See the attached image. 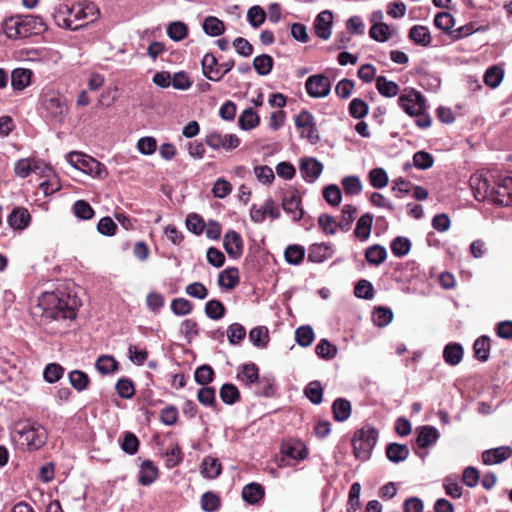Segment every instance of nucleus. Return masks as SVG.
Returning <instances> with one entry per match:
<instances>
[{
  "instance_id": "27",
  "label": "nucleus",
  "mask_w": 512,
  "mask_h": 512,
  "mask_svg": "<svg viewBox=\"0 0 512 512\" xmlns=\"http://www.w3.org/2000/svg\"><path fill=\"white\" fill-rule=\"evenodd\" d=\"M239 283V271L237 268H227L219 273L218 284L227 290H232Z\"/></svg>"
},
{
  "instance_id": "28",
  "label": "nucleus",
  "mask_w": 512,
  "mask_h": 512,
  "mask_svg": "<svg viewBox=\"0 0 512 512\" xmlns=\"http://www.w3.org/2000/svg\"><path fill=\"white\" fill-rule=\"evenodd\" d=\"M158 477V469L149 460L141 464L139 472V483L143 486L152 484Z\"/></svg>"
},
{
  "instance_id": "17",
  "label": "nucleus",
  "mask_w": 512,
  "mask_h": 512,
  "mask_svg": "<svg viewBox=\"0 0 512 512\" xmlns=\"http://www.w3.org/2000/svg\"><path fill=\"white\" fill-rule=\"evenodd\" d=\"M333 22V14L329 10L320 12L314 21V30L316 35L327 40L331 36V26Z\"/></svg>"
},
{
  "instance_id": "33",
  "label": "nucleus",
  "mask_w": 512,
  "mask_h": 512,
  "mask_svg": "<svg viewBox=\"0 0 512 512\" xmlns=\"http://www.w3.org/2000/svg\"><path fill=\"white\" fill-rule=\"evenodd\" d=\"M365 258L369 264L378 266L386 260L387 251L381 245H372L366 249Z\"/></svg>"
},
{
  "instance_id": "45",
  "label": "nucleus",
  "mask_w": 512,
  "mask_h": 512,
  "mask_svg": "<svg viewBox=\"0 0 512 512\" xmlns=\"http://www.w3.org/2000/svg\"><path fill=\"white\" fill-rule=\"evenodd\" d=\"M167 34L172 40L181 41L187 36L188 27L181 21H175L168 25Z\"/></svg>"
},
{
  "instance_id": "54",
  "label": "nucleus",
  "mask_w": 512,
  "mask_h": 512,
  "mask_svg": "<svg viewBox=\"0 0 512 512\" xmlns=\"http://www.w3.org/2000/svg\"><path fill=\"white\" fill-rule=\"evenodd\" d=\"M69 381L74 389L77 391H83L88 386L89 377L86 373L80 370H74L69 373Z\"/></svg>"
},
{
  "instance_id": "51",
  "label": "nucleus",
  "mask_w": 512,
  "mask_h": 512,
  "mask_svg": "<svg viewBox=\"0 0 512 512\" xmlns=\"http://www.w3.org/2000/svg\"><path fill=\"white\" fill-rule=\"evenodd\" d=\"M202 473L207 478H216L221 473V464L218 459L207 457L203 461Z\"/></svg>"
},
{
  "instance_id": "31",
  "label": "nucleus",
  "mask_w": 512,
  "mask_h": 512,
  "mask_svg": "<svg viewBox=\"0 0 512 512\" xmlns=\"http://www.w3.org/2000/svg\"><path fill=\"white\" fill-rule=\"evenodd\" d=\"M202 28L204 32L211 37L220 36L225 31V25L223 21L214 16L206 17L203 21Z\"/></svg>"
},
{
  "instance_id": "42",
  "label": "nucleus",
  "mask_w": 512,
  "mask_h": 512,
  "mask_svg": "<svg viewBox=\"0 0 512 512\" xmlns=\"http://www.w3.org/2000/svg\"><path fill=\"white\" fill-rule=\"evenodd\" d=\"M74 215L81 220H89L94 217V210L85 200H78L73 204Z\"/></svg>"
},
{
  "instance_id": "25",
  "label": "nucleus",
  "mask_w": 512,
  "mask_h": 512,
  "mask_svg": "<svg viewBox=\"0 0 512 512\" xmlns=\"http://www.w3.org/2000/svg\"><path fill=\"white\" fill-rule=\"evenodd\" d=\"M439 438V432L433 426H423L416 439L417 445L420 448H427L434 444Z\"/></svg>"
},
{
  "instance_id": "36",
  "label": "nucleus",
  "mask_w": 512,
  "mask_h": 512,
  "mask_svg": "<svg viewBox=\"0 0 512 512\" xmlns=\"http://www.w3.org/2000/svg\"><path fill=\"white\" fill-rule=\"evenodd\" d=\"M334 419L342 422L347 420L351 415V404L348 400L338 398L332 405Z\"/></svg>"
},
{
  "instance_id": "52",
  "label": "nucleus",
  "mask_w": 512,
  "mask_h": 512,
  "mask_svg": "<svg viewBox=\"0 0 512 512\" xmlns=\"http://www.w3.org/2000/svg\"><path fill=\"white\" fill-rule=\"evenodd\" d=\"M411 243L406 237H396L391 243V251L396 257H403L410 251Z\"/></svg>"
},
{
  "instance_id": "30",
  "label": "nucleus",
  "mask_w": 512,
  "mask_h": 512,
  "mask_svg": "<svg viewBox=\"0 0 512 512\" xmlns=\"http://www.w3.org/2000/svg\"><path fill=\"white\" fill-rule=\"evenodd\" d=\"M463 348L458 343H450L446 345L443 351L445 362L451 366L459 364L463 358Z\"/></svg>"
},
{
  "instance_id": "43",
  "label": "nucleus",
  "mask_w": 512,
  "mask_h": 512,
  "mask_svg": "<svg viewBox=\"0 0 512 512\" xmlns=\"http://www.w3.org/2000/svg\"><path fill=\"white\" fill-rule=\"evenodd\" d=\"M337 347L330 343L327 339H321L315 347L316 354L326 360L333 359L337 354Z\"/></svg>"
},
{
  "instance_id": "24",
  "label": "nucleus",
  "mask_w": 512,
  "mask_h": 512,
  "mask_svg": "<svg viewBox=\"0 0 512 512\" xmlns=\"http://www.w3.org/2000/svg\"><path fill=\"white\" fill-rule=\"evenodd\" d=\"M410 454V450L405 444L391 443L386 447V456L393 463L405 461Z\"/></svg>"
},
{
  "instance_id": "62",
  "label": "nucleus",
  "mask_w": 512,
  "mask_h": 512,
  "mask_svg": "<svg viewBox=\"0 0 512 512\" xmlns=\"http://www.w3.org/2000/svg\"><path fill=\"white\" fill-rule=\"evenodd\" d=\"M247 19L251 26L257 28L264 23L266 13L260 6H252L247 12Z\"/></svg>"
},
{
  "instance_id": "21",
  "label": "nucleus",
  "mask_w": 512,
  "mask_h": 512,
  "mask_svg": "<svg viewBox=\"0 0 512 512\" xmlns=\"http://www.w3.org/2000/svg\"><path fill=\"white\" fill-rule=\"evenodd\" d=\"M334 253L333 246L326 243L313 244L309 248L308 260L314 263H320L332 257Z\"/></svg>"
},
{
  "instance_id": "8",
  "label": "nucleus",
  "mask_w": 512,
  "mask_h": 512,
  "mask_svg": "<svg viewBox=\"0 0 512 512\" xmlns=\"http://www.w3.org/2000/svg\"><path fill=\"white\" fill-rule=\"evenodd\" d=\"M67 161L75 168L86 174L101 177L105 172L104 166L96 159L78 152H70Z\"/></svg>"
},
{
  "instance_id": "23",
  "label": "nucleus",
  "mask_w": 512,
  "mask_h": 512,
  "mask_svg": "<svg viewBox=\"0 0 512 512\" xmlns=\"http://www.w3.org/2000/svg\"><path fill=\"white\" fill-rule=\"evenodd\" d=\"M264 495V488L258 483L247 484L242 489V498L250 505L259 503L264 498Z\"/></svg>"
},
{
  "instance_id": "48",
  "label": "nucleus",
  "mask_w": 512,
  "mask_h": 512,
  "mask_svg": "<svg viewBox=\"0 0 512 512\" xmlns=\"http://www.w3.org/2000/svg\"><path fill=\"white\" fill-rule=\"evenodd\" d=\"M296 342L302 347H308L314 340V331L311 326H301L295 331Z\"/></svg>"
},
{
  "instance_id": "34",
  "label": "nucleus",
  "mask_w": 512,
  "mask_h": 512,
  "mask_svg": "<svg viewBox=\"0 0 512 512\" xmlns=\"http://www.w3.org/2000/svg\"><path fill=\"white\" fill-rule=\"evenodd\" d=\"M260 118L252 109H245L239 116L238 125L242 130H251L259 125Z\"/></svg>"
},
{
  "instance_id": "35",
  "label": "nucleus",
  "mask_w": 512,
  "mask_h": 512,
  "mask_svg": "<svg viewBox=\"0 0 512 512\" xmlns=\"http://www.w3.org/2000/svg\"><path fill=\"white\" fill-rule=\"evenodd\" d=\"M409 38L418 45L428 46L431 43L429 29L422 25H415L409 31Z\"/></svg>"
},
{
  "instance_id": "44",
  "label": "nucleus",
  "mask_w": 512,
  "mask_h": 512,
  "mask_svg": "<svg viewBox=\"0 0 512 512\" xmlns=\"http://www.w3.org/2000/svg\"><path fill=\"white\" fill-rule=\"evenodd\" d=\"M357 212L356 207L352 205H344L341 212V217L338 222L339 228L342 231H348L351 227V224L353 223L355 219V214Z\"/></svg>"
},
{
  "instance_id": "1",
  "label": "nucleus",
  "mask_w": 512,
  "mask_h": 512,
  "mask_svg": "<svg viewBox=\"0 0 512 512\" xmlns=\"http://www.w3.org/2000/svg\"><path fill=\"white\" fill-rule=\"evenodd\" d=\"M32 314L39 325L48 328L53 322L72 320L76 317L74 303L69 296L55 292H44Z\"/></svg>"
},
{
  "instance_id": "3",
  "label": "nucleus",
  "mask_w": 512,
  "mask_h": 512,
  "mask_svg": "<svg viewBox=\"0 0 512 512\" xmlns=\"http://www.w3.org/2000/svg\"><path fill=\"white\" fill-rule=\"evenodd\" d=\"M399 107L410 117L416 118L415 123L421 129L431 126L432 119L427 113V99L415 88H404L398 97Z\"/></svg>"
},
{
  "instance_id": "47",
  "label": "nucleus",
  "mask_w": 512,
  "mask_h": 512,
  "mask_svg": "<svg viewBox=\"0 0 512 512\" xmlns=\"http://www.w3.org/2000/svg\"><path fill=\"white\" fill-rule=\"evenodd\" d=\"M95 366H96V369L101 374L105 375V374H109L111 372L116 371L118 368V363L114 359V357L109 356V355H102L97 359Z\"/></svg>"
},
{
  "instance_id": "59",
  "label": "nucleus",
  "mask_w": 512,
  "mask_h": 512,
  "mask_svg": "<svg viewBox=\"0 0 512 512\" xmlns=\"http://www.w3.org/2000/svg\"><path fill=\"white\" fill-rule=\"evenodd\" d=\"M116 391L121 398L130 399L134 396L135 388L130 379L122 378L116 383Z\"/></svg>"
},
{
  "instance_id": "56",
  "label": "nucleus",
  "mask_w": 512,
  "mask_h": 512,
  "mask_svg": "<svg viewBox=\"0 0 512 512\" xmlns=\"http://www.w3.org/2000/svg\"><path fill=\"white\" fill-rule=\"evenodd\" d=\"M369 107L365 101L355 98L350 102L349 113L353 118L361 119L368 114Z\"/></svg>"
},
{
  "instance_id": "12",
  "label": "nucleus",
  "mask_w": 512,
  "mask_h": 512,
  "mask_svg": "<svg viewBox=\"0 0 512 512\" xmlns=\"http://www.w3.org/2000/svg\"><path fill=\"white\" fill-rule=\"evenodd\" d=\"M490 201L503 206H512V177L502 178L496 187H493Z\"/></svg>"
},
{
  "instance_id": "6",
  "label": "nucleus",
  "mask_w": 512,
  "mask_h": 512,
  "mask_svg": "<svg viewBox=\"0 0 512 512\" xmlns=\"http://www.w3.org/2000/svg\"><path fill=\"white\" fill-rule=\"evenodd\" d=\"M38 23L43 26L41 19L34 16L12 17L5 21L4 32L10 39L26 38L34 33Z\"/></svg>"
},
{
  "instance_id": "37",
  "label": "nucleus",
  "mask_w": 512,
  "mask_h": 512,
  "mask_svg": "<svg viewBox=\"0 0 512 512\" xmlns=\"http://www.w3.org/2000/svg\"><path fill=\"white\" fill-rule=\"evenodd\" d=\"M273 58L267 54H262L254 58L253 67L255 71L261 75H268L273 68Z\"/></svg>"
},
{
  "instance_id": "16",
  "label": "nucleus",
  "mask_w": 512,
  "mask_h": 512,
  "mask_svg": "<svg viewBox=\"0 0 512 512\" xmlns=\"http://www.w3.org/2000/svg\"><path fill=\"white\" fill-rule=\"evenodd\" d=\"M281 452L285 456L294 460H304L308 455L305 444L297 439H289L282 443Z\"/></svg>"
},
{
  "instance_id": "55",
  "label": "nucleus",
  "mask_w": 512,
  "mask_h": 512,
  "mask_svg": "<svg viewBox=\"0 0 512 512\" xmlns=\"http://www.w3.org/2000/svg\"><path fill=\"white\" fill-rule=\"evenodd\" d=\"M503 79V70L497 66L490 67L485 75L484 82L491 88H496Z\"/></svg>"
},
{
  "instance_id": "2",
  "label": "nucleus",
  "mask_w": 512,
  "mask_h": 512,
  "mask_svg": "<svg viewBox=\"0 0 512 512\" xmlns=\"http://www.w3.org/2000/svg\"><path fill=\"white\" fill-rule=\"evenodd\" d=\"M98 10L91 2H79L71 7L60 5L54 12L57 26L70 30H78L97 19Z\"/></svg>"
},
{
  "instance_id": "64",
  "label": "nucleus",
  "mask_w": 512,
  "mask_h": 512,
  "mask_svg": "<svg viewBox=\"0 0 512 512\" xmlns=\"http://www.w3.org/2000/svg\"><path fill=\"white\" fill-rule=\"evenodd\" d=\"M220 506V499L219 497L212 493V492H206L201 497V508L205 512H214L216 511Z\"/></svg>"
},
{
  "instance_id": "63",
  "label": "nucleus",
  "mask_w": 512,
  "mask_h": 512,
  "mask_svg": "<svg viewBox=\"0 0 512 512\" xmlns=\"http://www.w3.org/2000/svg\"><path fill=\"white\" fill-rule=\"evenodd\" d=\"M246 330L239 323H233L229 326L227 330V336L230 344L237 345L239 344L245 337Z\"/></svg>"
},
{
  "instance_id": "38",
  "label": "nucleus",
  "mask_w": 512,
  "mask_h": 512,
  "mask_svg": "<svg viewBox=\"0 0 512 512\" xmlns=\"http://www.w3.org/2000/svg\"><path fill=\"white\" fill-rule=\"evenodd\" d=\"M237 378L247 385L257 382L259 379L258 367L254 363L243 365L242 371L237 375Z\"/></svg>"
},
{
  "instance_id": "40",
  "label": "nucleus",
  "mask_w": 512,
  "mask_h": 512,
  "mask_svg": "<svg viewBox=\"0 0 512 512\" xmlns=\"http://www.w3.org/2000/svg\"><path fill=\"white\" fill-rule=\"evenodd\" d=\"M226 308L219 300H209L205 305V314L213 320H219L224 317Z\"/></svg>"
},
{
  "instance_id": "19",
  "label": "nucleus",
  "mask_w": 512,
  "mask_h": 512,
  "mask_svg": "<svg viewBox=\"0 0 512 512\" xmlns=\"http://www.w3.org/2000/svg\"><path fill=\"white\" fill-rule=\"evenodd\" d=\"M201 64L203 74L207 79L216 82L221 80V75L219 74V70L221 69V67L220 64L218 63L217 58L213 54H205L201 61Z\"/></svg>"
},
{
  "instance_id": "60",
  "label": "nucleus",
  "mask_w": 512,
  "mask_h": 512,
  "mask_svg": "<svg viewBox=\"0 0 512 512\" xmlns=\"http://www.w3.org/2000/svg\"><path fill=\"white\" fill-rule=\"evenodd\" d=\"M64 369L56 363L48 364L43 372L44 379L49 383H55L62 378Z\"/></svg>"
},
{
  "instance_id": "58",
  "label": "nucleus",
  "mask_w": 512,
  "mask_h": 512,
  "mask_svg": "<svg viewBox=\"0 0 512 512\" xmlns=\"http://www.w3.org/2000/svg\"><path fill=\"white\" fill-rule=\"evenodd\" d=\"M192 308L191 302L186 298H175L171 302V310L177 316L188 315Z\"/></svg>"
},
{
  "instance_id": "15",
  "label": "nucleus",
  "mask_w": 512,
  "mask_h": 512,
  "mask_svg": "<svg viewBox=\"0 0 512 512\" xmlns=\"http://www.w3.org/2000/svg\"><path fill=\"white\" fill-rule=\"evenodd\" d=\"M224 249L234 259L239 258L243 253V241L240 234L234 230L228 231L223 238Z\"/></svg>"
},
{
  "instance_id": "18",
  "label": "nucleus",
  "mask_w": 512,
  "mask_h": 512,
  "mask_svg": "<svg viewBox=\"0 0 512 512\" xmlns=\"http://www.w3.org/2000/svg\"><path fill=\"white\" fill-rule=\"evenodd\" d=\"M42 166L47 168L41 161L35 158H22L15 163L14 173L17 177L26 178L32 172L42 169Z\"/></svg>"
},
{
  "instance_id": "39",
  "label": "nucleus",
  "mask_w": 512,
  "mask_h": 512,
  "mask_svg": "<svg viewBox=\"0 0 512 512\" xmlns=\"http://www.w3.org/2000/svg\"><path fill=\"white\" fill-rule=\"evenodd\" d=\"M249 339L257 347H266L269 341L268 329L264 326L253 328L249 332Z\"/></svg>"
},
{
  "instance_id": "10",
  "label": "nucleus",
  "mask_w": 512,
  "mask_h": 512,
  "mask_svg": "<svg viewBox=\"0 0 512 512\" xmlns=\"http://www.w3.org/2000/svg\"><path fill=\"white\" fill-rule=\"evenodd\" d=\"M206 144L214 149L220 148L231 151L240 145V139L235 134H222L218 131L210 132L205 138Z\"/></svg>"
},
{
  "instance_id": "46",
  "label": "nucleus",
  "mask_w": 512,
  "mask_h": 512,
  "mask_svg": "<svg viewBox=\"0 0 512 512\" xmlns=\"http://www.w3.org/2000/svg\"><path fill=\"white\" fill-rule=\"evenodd\" d=\"M239 397V390L233 384H224L220 389V398L225 404L232 405L239 400Z\"/></svg>"
},
{
  "instance_id": "20",
  "label": "nucleus",
  "mask_w": 512,
  "mask_h": 512,
  "mask_svg": "<svg viewBox=\"0 0 512 512\" xmlns=\"http://www.w3.org/2000/svg\"><path fill=\"white\" fill-rule=\"evenodd\" d=\"M31 220V216L26 208L16 207L9 214L7 222L15 230L25 229Z\"/></svg>"
},
{
  "instance_id": "41",
  "label": "nucleus",
  "mask_w": 512,
  "mask_h": 512,
  "mask_svg": "<svg viewBox=\"0 0 512 512\" xmlns=\"http://www.w3.org/2000/svg\"><path fill=\"white\" fill-rule=\"evenodd\" d=\"M285 260L291 265L300 264L305 256V249L300 245H289L284 253Z\"/></svg>"
},
{
  "instance_id": "29",
  "label": "nucleus",
  "mask_w": 512,
  "mask_h": 512,
  "mask_svg": "<svg viewBox=\"0 0 512 512\" xmlns=\"http://www.w3.org/2000/svg\"><path fill=\"white\" fill-rule=\"evenodd\" d=\"M32 72L29 69L17 68L11 75V84L15 90L25 89L31 81Z\"/></svg>"
},
{
  "instance_id": "50",
  "label": "nucleus",
  "mask_w": 512,
  "mask_h": 512,
  "mask_svg": "<svg viewBox=\"0 0 512 512\" xmlns=\"http://www.w3.org/2000/svg\"><path fill=\"white\" fill-rule=\"evenodd\" d=\"M369 181L376 189L384 188L389 181L387 172L383 168H374L369 172Z\"/></svg>"
},
{
  "instance_id": "7",
  "label": "nucleus",
  "mask_w": 512,
  "mask_h": 512,
  "mask_svg": "<svg viewBox=\"0 0 512 512\" xmlns=\"http://www.w3.org/2000/svg\"><path fill=\"white\" fill-rule=\"evenodd\" d=\"M46 117L55 123H63L68 114L66 99L57 92L51 91L44 95L42 102Z\"/></svg>"
},
{
  "instance_id": "4",
  "label": "nucleus",
  "mask_w": 512,
  "mask_h": 512,
  "mask_svg": "<svg viewBox=\"0 0 512 512\" xmlns=\"http://www.w3.org/2000/svg\"><path fill=\"white\" fill-rule=\"evenodd\" d=\"M15 437L22 448L36 450L45 444L47 432L39 423L24 420L16 424Z\"/></svg>"
},
{
  "instance_id": "57",
  "label": "nucleus",
  "mask_w": 512,
  "mask_h": 512,
  "mask_svg": "<svg viewBox=\"0 0 512 512\" xmlns=\"http://www.w3.org/2000/svg\"><path fill=\"white\" fill-rule=\"evenodd\" d=\"M390 28L386 23H375L369 30L372 39L378 42H385L389 38Z\"/></svg>"
},
{
  "instance_id": "22",
  "label": "nucleus",
  "mask_w": 512,
  "mask_h": 512,
  "mask_svg": "<svg viewBox=\"0 0 512 512\" xmlns=\"http://www.w3.org/2000/svg\"><path fill=\"white\" fill-rule=\"evenodd\" d=\"M511 455L512 450L509 447H498L484 451L482 453V460L486 465L497 464L507 460Z\"/></svg>"
},
{
  "instance_id": "14",
  "label": "nucleus",
  "mask_w": 512,
  "mask_h": 512,
  "mask_svg": "<svg viewBox=\"0 0 512 512\" xmlns=\"http://www.w3.org/2000/svg\"><path fill=\"white\" fill-rule=\"evenodd\" d=\"M299 170L306 181L314 182L323 171V164L315 158L306 157L300 160Z\"/></svg>"
},
{
  "instance_id": "11",
  "label": "nucleus",
  "mask_w": 512,
  "mask_h": 512,
  "mask_svg": "<svg viewBox=\"0 0 512 512\" xmlns=\"http://www.w3.org/2000/svg\"><path fill=\"white\" fill-rule=\"evenodd\" d=\"M282 206L286 213H289L294 221H299L303 216L301 208V198L295 188H289L284 191Z\"/></svg>"
},
{
  "instance_id": "53",
  "label": "nucleus",
  "mask_w": 512,
  "mask_h": 512,
  "mask_svg": "<svg viewBox=\"0 0 512 512\" xmlns=\"http://www.w3.org/2000/svg\"><path fill=\"white\" fill-rule=\"evenodd\" d=\"M435 26L444 31L450 32L455 25V20L449 12H439L434 19Z\"/></svg>"
},
{
  "instance_id": "26",
  "label": "nucleus",
  "mask_w": 512,
  "mask_h": 512,
  "mask_svg": "<svg viewBox=\"0 0 512 512\" xmlns=\"http://www.w3.org/2000/svg\"><path fill=\"white\" fill-rule=\"evenodd\" d=\"M372 224L373 216L371 214L366 213L362 215L356 223L355 236L361 241L367 240L371 234Z\"/></svg>"
},
{
  "instance_id": "9",
  "label": "nucleus",
  "mask_w": 512,
  "mask_h": 512,
  "mask_svg": "<svg viewBox=\"0 0 512 512\" xmlns=\"http://www.w3.org/2000/svg\"><path fill=\"white\" fill-rule=\"evenodd\" d=\"M331 81L323 74H316L308 77L305 88L308 95L312 98H324L331 91Z\"/></svg>"
},
{
  "instance_id": "13",
  "label": "nucleus",
  "mask_w": 512,
  "mask_h": 512,
  "mask_svg": "<svg viewBox=\"0 0 512 512\" xmlns=\"http://www.w3.org/2000/svg\"><path fill=\"white\" fill-rule=\"evenodd\" d=\"M469 185L473 191L474 197L478 201L490 200L493 187L490 181L483 174H474L470 177Z\"/></svg>"
},
{
  "instance_id": "32",
  "label": "nucleus",
  "mask_w": 512,
  "mask_h": 512,
  "mask_svg": "<svg viewBox=\"0 0 512 512\" xmlns=\"http://www.w3.org/2000/svg\"><path fill=\"white\" fill-rule=\"evenodd\" d=\"M376 88L382 96L388 98L395 97L400 92L398 84L387 80L384 76H379L376 79Z\"/></svg>"
},
{
  "instance_id": "49",
  "label": "nucleus",
  "mask_w": 512,
  "mask_h": 512,
  "mask_svg": "<svg viewBox=\"0 0 512 512\" xmlns=\"http://www.w3.org/2000/svg\"><path fill=\"white\" fill-rule=\"evenodd\" d=\"M475 357L480 361H486L489 358L490 340L487 336H481L474 343Z\"/></svg>"
},
{
  "instance_id": "61",
  "label": "nucleus",
  "mask_w": 512,
  "mask_h": 512,
  "mask_svg": "<svg viewBox=\"0 0 512 512\" xmlns=\"http://www.w3.org/2000/svg\"><path fill=\"white\" fill-rule=\"evenodd\" d=\"M305 394L308 397V399L314 403L319 404L322 401L323 396V389L318 381H312L310 382L307 387L305 388Z\"/></svg>"
},
{
  "instance_id": "5",
  "label": "nucleus",
  "mask_w": 512,
  "mask_h": 512,
  "mask_svg": "<svg viewBox=\"0 0 512 512\" xmlns=\"http://www.w3.org/2000/svg\"><path fill=\"white\" fill-rule=\"evenodd\" d=\"M377 438L378 431L371 426H365L358 430L352 439L354 456L361 461L370 459Z\"/></svg>"
}]
</instances>
